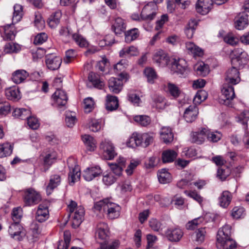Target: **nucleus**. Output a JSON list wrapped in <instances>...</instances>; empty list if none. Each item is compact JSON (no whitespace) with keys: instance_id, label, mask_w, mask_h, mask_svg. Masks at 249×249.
Listing matches in <instances>:
<instances>
[{"instance_id":"1","label":"nucleus","mask_w":249,"mask_h":249,"mask_svg":"<svg viewBox=\"0 0 249 249\" xmlns=\"http://www.w3.org/2000/svg\"><path fill=\"white\" fill-rule=\"evenodd\" d=\"M231 62L233 66L226 72L225 83L236 85L240 81L237 68H242L247 63L248 54L242 49L236 48L231 52Z\"/></svg>"},{"instance_id":"2","label":"nucleus","mask_w":249,"mask_h":249,"mask_svg":"<svg viewBox=\"0 0 249 249\" xmlns=\"http://www.w3.org/2000/svg\"><path fill=\"white\" fill-rule=\"evenodd\" d=\"M94 208L99 211L103 209L104 212L106 213L107 218L111 220L119 217L121 209L119 205L110 202L107 199L95 203Z\"/></svg>"},{"instance_id":"3","label":"nucleus","mask_w":249,"mask_h":249,"mask_svg":"<svg viewBox=\"0 0 249 249\" xmlns=\"http://www.w3.org/2000/svg\"><path fill=\"white\" fill-rule=\"evenodd\" d=\"M68 211L69 216L72 217V226L74 228H77L81 224L84 219L85 210L83 206H77L76 202L71 200L68 205Z\"/></svg>"},{"instance_id":"4","label":"nucleus","mask_w":249,"mask_h":249,"mask_svg":"<svg viewBox=\"0 0 249 249\" xmlns=\"http://www.w3.org/2000/svg\"><path fill=\"white\" fill-rule=\"evenodd\" d=\"M230 84L225 83L221 89L222 100L223 101V104L229 106L231 107V101L235 97V93L233 87Z\"/></svg>"},{"instance_id":"5","label":"nucleus","mask_w":249,"mask_h":249,"mask_svg":"<svg viewBox=\"0 0 249 249\" xmlns=\"http://www.w3.org/2000/svg\"><path fill=\"white\" fill-rule=\"evenodd\" d=\"M158 6L154 2H150L143 8L141 18L143 20H151L156 17Z\"/></svg>"},{"instance_id":"6","label":"nucleus","mask_w":249,"mask_h":249,"mask_svg":"<svg viewBox=\"0 0 249 249\" xmlns=\"http://www.w3.org/2000/svg\"><path fill=\"white\" fill-rule=\"evenodd\" d=\"M169 68L173 73L183 75L187 70V63L182 58H173L171 60Z\"/></svg>"},{"instance_id":"7","label":"nucleus","mask_w":249,"mask_h":249,"mask_svg":"<svg viewBox=\"0 0 249 249\" xmlns=\"http://www.w3.org/2000/svg\"><path fill=\"white\" fill-rule=\"evenodd\" d=\"M100 148L107 160H111L117 155L114 144L109 140L103 141L100 143Z\"/></svg>"},{"instance_id":"8","label":"nucleus","mask_w":249,"mask_h":249,"mask_svg":"<svg viewBox=\"0 0 249 249\" xmlns=\"http://www.w3.org/2000/svg\"><path fill=\"white\" fill-rule=\"evenodd\" d=\"M41 200L40 195L33 189H28L25 192L24 201L26 206H32L38 203Z\"/></svg>"},{"instance_id":"9","label":"nucleus","mask_w":249,"mask_h":249,"mask_svg":"<svg viewBox=\"0 0 249 249\" xmlns=\"http://www.w3.org/2000/svg\"><path fill=\"white\" fill-rule=\"evenodd\" d=\"M183 235L182 231L177 227L168 228L165 231V236L171 242H178Z\"/></svg>"},{"instance_id":"10","label":"nucleus","mask_w":249,"mask_h":249,"mask_svg":"<svg viewBox=\"0 0 249 249\" xmlns=\"http://www.w3.org/2000/svg\"><path fill=\"white\" fill-rule=\"evenodd\" d=\"M45 62L47 68L52 71L58 69L62 63V59L53 54H47L45 56Z\"/></svg>"},{"instance_id":"11","label":"nucleus","mask_w":249,"mask_h":249,"mask_svg":"<svg viewBox=\"0 0 249 249\" xmlns=\"http://www.w3.org/2000/svg\"><path fill=\"white\" fill-rule=\"evenodd\" d=\"M49 216L48 203L44 202L40 204L36 213V220L39 222H43L46 221Z\"/></svg>"},{"instance_id":"12","label":"nucleus","mask_w":249,"mask_h":249,"mask_svg":"<svg viewBox=\"0 0 249 249\" xmlns=\"http://www.w3.org/2000/svg\"><path fill=\"white\" fill-rule=\"evenodd\" d=\"M125 159L122 157H119L116 162L108 163L113 175L115 174V176L119 177L122 175L123 168L125 166Z\"/></svg>"},{"instance_id":"13","label":"nucleus","mask_w":249,"mask_h":249,"mask_svg":"<svg viewBox=\"0 0 249 249\" xmlns=\"http://www.w3.org/2000/svg\"><path fill=\"white\" fill-rule=\"evenodd\" d=\"M153 60L159 67H164L169 65V57L163 51L159 50L156 52L153 56Z\"/></svg>"},{"instance_id":"14","label":"nucleus","mask_w":249,"mask_h":249,"mask_svg":"<svg viewBox=\"0 0 249 249\" xmlns=\"http://www.w3.org/2000/svg\"><path fill=\"white\" fill-rule=\"evenodd\" d=\"M102 173V170L100 167L96 165L87 168L84 171L83 176L86 180L89 181L100 176Z\"/></svg>"},{"instance_id":"15","label":"nucleus","mask_w":249,"mask_h":249,"mask_svg":"<svg viewBox=\"0 0 249 249\" xmlns=\"http://www.w3.org/2000/svg\"><path fill=\"white\" fill-rule=\"evenodd\" d=\"M213 4V0H198L196 4V9L197 13L206 15L211 9Z\"/></svg>"},{"instance_id":"16","label":"nucleus","mask_w":249,"mask_h":249,"mask_svg":"<svg viewBox=\"0 0 249 249\" xmlns=\"http://www.w3.org/2000/svg\"><path fill=\"white\" fill-rule=\"evenodd\" d=\"M52 99L56 106L63 107L68 101V96L64 90L57 89L52 95Z\"/></svg>"},{"instance_id":"17","label":"nucleus","mask_w":249,"mask_h":249,"mask_svg":"<svg viewBox=\"0 0 249 249\" xmlns=\"http://www.w3.org/2000/svg\"><path fill=\"white\" fill-rule=\"evenodd\" d=\"M231 227L229 225H225L220 228L216 235V243H221L223 240L231 237Z\"/></svg>"},{"instance_id":"18","label":"nucleus","mask_w":249,"mask_h":249,"mask_svg":"<svg viewBox=\"0 0 249 249\" xmlns=\"http://www.w3.org/2000/svg\"><path fill=\"white\" fill-rule=\"evenodd\" d=\"M61 177L59 174H53L50 176L49 182L46 187V191L51 194L53 191L58 186L61 182Z\"/></svg>"},{"instance_id":"19","label":"nucleus","mask_w":249,"mask_h":249,"mask_svg":"<svg viewBox=\"0 0 249 249\" xmlns=\"http://www.w3.org/2000/svg\"><path fill=\"white\" fill-rule=\"evenodd\" d=\"M198 114V109L196 106H190L187 108L184 113V118L188 123L194 121Z\"/></svg>"},{"instance_id":"20","label":"nucleus","mask_w":249,"mask_h":249,"mask_svg":"<svg viewBox=\"0 0 249 249\" xmlns=\"http://www.w3.org/2000/svg\"><path fill=\"white\" fill-rule=\"evenodd\" d=\"M108 86L111 92L117 94L122 90L123 83L120 79L111 77L108 80Z\"/></svg>"},{"instance_id":"21","label":"nucleus","mask_w":249,"mask_h":249,"mask_svg":"<svg viewBox=\"0 0 249 249\" xmlns=\"http://www.w3.org/2000/svg\"><path fill=\"white\" fill-rule=\"evenodd\" d=\"M232 198L231 193L229 191H224L218 197L219 205L224 208H227L230 204Z\"/></svg>"},{"instance_id":"22","label":"nucleus","mask_w":249,"mask_h":249,"mask_svg":"<svg viewBox=\"0 0 249 249\" xmlns=\"http://www.w3.org/2000/svg\"><path fill=\"white\" fill-rule=\"evenodd\" d=\"M111 28L117 35H120L124 32L126 26L123 19L119 17L116 18Z\"/></svg>"},{"instance_id":"23","label":"nucleus","mask_w":249,"mask_h":249,"mask_svg":"<svg viewBox=\"0 0 249 249\" xmlns=\"http://www.w3.org/2000/svg\"><path fill=\"white\" fill-rule=\"evenodd\" d=\"M108 228L107 223L100 222L97 225V229L95 233L96 237L102 240L106 239L108 235Z\"/></svg>"},{"instance_id":"24","label":"nucleus","mask_w":249,"mask_h":249,"mask_svg":"<svg viewBox=\"0 0 249 249\" xmlns=\"http://www.w3.org/2000/svg\"><path fill=\"white\" fill-rule=\"evenodd\" d=\"M206 128H202L200 131L193 132L191 134V140L192 142L197 144L203 143L206 136Z\"/></svg>"},{"instance_id":"25","label":"nucleus","mask_w":249,"mask_h":249,"mask_svg":"<svg viewBox=\"0 0 249 249\" xmlns=\"http://www.w3.org/2000/svg\"><path fill=\"white\" fill-rule=\"evenodd\" d=\"M22 229V228L18 222H14L9 226L8 232L11 237L19 240Z\"/></svg>"},{"instance_id":"26","label":"nucleus","mask_w":249,"mask_h":249,"mask_svg":"<svg viewBox=\"0 0 249 249\" xmlns=\"http://www.w3.org/2000/svg\"><path fill=\"white\" fill-rule=\"evenodd\" d=\"M88 78L94 87L100 89H102L104 87V82L100 78L99 74L91 72L89 74Z\"/></svg>"},{"instance_id":"27","label":"nucleus","mask_w":249,"mask_h":249,"mask_svg":"<svg viewBox=\"0 0 249 249\" xmlns=\"http://www.w3.org/2000/svg\"><path fill=\"white\" fill-rule=\"evenodd\" d=\"M57 158V154L55 151L51 150L47 153L43 158V163L46 168L44 169V171H46L49 167L54 163Z\"/></svg>"},{"instance_id":"28","label":"nucleus","mask_w":249,"mask_h":249,"mask_svg":"<svg viewBox=\"0 0 249 249\" xmlns=\"http://www.w3.org/2000/svg\"><path fill=\"white\" fill-rule=\"evenodd\" d=\"M5 94L8 99L17 101L20 99V91L16 87L7 88L5 90Z\"/></svg>"},{"instance_id":"29","label":"nucleus","mask_w":249,"mask_h":249,"mask_svg":"<svg viewBox=\"0 0 249 249\" xmlns=\"http://www.w3.org/2000/svg\"><path fill=\"white\" fill-rule=\"evenodd\" d=\"M106 108L109 111L117 109L119 107V101L116 96L107 95L106 97Z\"/></svg>"},{"instance_id":"30","label":"nucleus","mask_w":249,"mask_h":249,"mask_svg":"<svg viewBox=\"0 0 249 249\" xmlns=\"http://www.w3.org/2000/svg\"><path fill=\"white\" fill-rule=\"evenodd\" d=\"M194 68L196 74L202 77L206 76L210 72L209 66L203 62H197L194 65Z\"/></svg>"},{"instance_id":"31","label":"nucleus","mask_w":249,"mask_h":249,"mask_svg":"<svg viewBox=\"0 0 249 249\" xmlns=\"http://www.w3.org/2000/svg\"><path fill=\"white\" fill-rule=\"evenodd\" d=\"M62 17V13L57 11L53 13L48 18V23L50 27L52 29L55 28L60 23Z\"/></svg>"},{"instance_id":"32","label":"nucleus","mask_w":249,"mask_h":249,"mask_svg":"<svg viewBox=\"0 0 249 249\" xmlns=\"http://www.w3.org/2000/svg\"><path fill=\"white\" fill-rule=\"evenodd\" d=\"M248 24V18L247 14L244 12L240 14L235 22V28L238 30H243Z\"/></svg>"},{"instance_id":"33","label":"nucleus","mask_w":249,"mask_h":249,"mask_svg":"<svg viewBox=\"0 0 249 249\" xmlns=\"http://www.w3.org/2000/svg\"><path fill=\"white\" fill-rule=\"evenodd\" d=\"M160 135L161 139L166 143H170L173 140L174 135L171 128L169 127H162L161 128Z\"/></svg>"},{"instance_id":"34","label":"nucleus","mask_w":249,"mask_h":249,"mask_svg":"<svg viewBox=\"0 0 249 249\" xmlns=\"http://www.w3.org/2000/svg\"><path fill=\"white\" fill-rule=\"evenodd\" d=\"M12 24H7L3 27L4 34L2 37L4 40H12L15 39L16 32L15 27Z\"/></svg>"},{"instance_id":"35","label":"nucleus","mask_w":249,"mask_h":249,"mask_svg":"<svg viewBox=\"0 0 249 249\" xmlns=\"http://www.w3.org/2000/svg\"><path fill=\"white\" fill-rule=\"evenodd\" d=\"M28 73L24 70L16 71L12 74V81L16 84H20L28 77Z\"/></svg>"},{"instance_id":"36","label":"nucleus","mask_w":249,"mask_h":249,"mask_svg":"<svg viewBox=\"0 0 249 249\" xmlns=\"http://www.w3.org/2000/svg\"><path fill=\"white\" fill-rule=\"evenodd\" d=\"M186 48L189 53L193 54L194 57L201 56L203 55L202 49L192 42H186Z\"/></svg>"},{"instance_id":"37","label":"nucleus","mask_w":249,"mask_h":249,"mask_svg":"<svg viewBox=\"0 0 249 249\" xmlns=\"http://www.w3.org/2000/svg\"><path fill=\"white\" fill-rule=\"evenodd\" d=\"M82 140L88 150L90 151H94L96 148V142L93 137L86 134L82 136Z\"/></svg>"},{"instance_id":"38","label":"nucleus","mask_w":249,"mask_h":249,"mask_svg":"<svg viewBox=\"0 0 249 249\" xmlns=\"http://www.w3.org/2000/svg\"><path fill=\"white\" fill-rule=\"evenodd\" d=\"M13 150V144L6 142L0 144V158H4L11 155Z\"/></svg>"},{"instance_id":"39","label":"nucleus","mask_w":249,"mask_h":249,"mask_svg":"<svg viewBox=\"0 0 249 249\" xmlns=\"http://www.w3.org/2000/svg\"><path fill=\"white\" fill-rule=\"evenodd\" d=\"M139 53V52L138 48L134 46H131L122 49L119 52V56L121 57L126 55L134 56L138 55Z\"/></svg>"},{"instance_id":"40","label":"nucleus","mask_w":249,"mask_h":249,"mask_svg":"<svg viewBox=\"0 0 249 249\" xmlns=\"http://www.w3.org/2000/svg\"><path fill=\"white\" fill-rule=\"evenodd\" d=\"M218 248L222 249H235L236 248L235 241L231 238L223 240L221 243H216Z\"/></svg>"},{"instance_id":"41","label":"nucleus","mask_w":249,"mask_h":249,"mask_svg":"<svg viewBox=\"0 0 249 249\" xmlns=\"http://www.w3.org/2000/svg\"><path fill=\"white\" fill-rule=\"evenodd\" d=\"M158 177L160 182L163 184L169 183L172 179L171 174L166 169H161L159 170Z\"/></svg>"},{"instance_id":"42","label":"nucleus","mask_w":249,"mask_h":249,"mask_svg":"<svg viewBox=\"0 0 249 249\" xmlns=\"http://www.w3.org/2000/svg\"><path fill=\"white\" fill-rule=\"evenodd\" d=\"M177 153L173 150L164 151L162 154V159L163 162H173L177 157Z\"/></svg>"},{"instance_id":"43","label":"nucleus","mask_w":249,"mask_h":249,"mask_svg":"<svg viewBox=\"0 0 249 249\" xmlns=\"http://www.w3.org/2000/svg\"><path fill=\"white\" fill-rule=\"evenodd\" d=\"M23 16L22 6L19 4H16L14 6V12L12 23H16L19 21Z\"/></svg>"},{"instance_id":"44","label":"nucleus","mask_w":249,"mask_h":249,"mask_svg":"<svg viewBox=\"0 0 249 249\" xmlns=\"http://www.w3.org/2000/svg\"><path fill=\"white\" fill-rule=\"evenodd\" d=\"M71 239V234L69 231L64 232V241H59L57 249H68Z\"/></svg>"},{"instance_id":"45","label":"nucleus","mask_w":249,"mask_h":249,"mask_svg":"<svg viewBox=\"0 0 249 249\" xmlns=\"http://www.w3.org/2000/svg\"><path fill=\"white\" fill-rule=\"evenodd\" d=\"M124 34L126 42L130 43L139 37L140 32L137 28H133L128 30Z\"/></svg>"},{"instance_id":"46","label":"nucleus","mask_w":249,"mask_h":249,"mask_svg":"<svg viewBox=\"0 0 249 249\" xmlns=\"http://www.w3.org/2000/svg\"><path fill=\"white\" fill-rule=\"evenodd\" d=\"M197 25V21L196 19H191L189 21L185 30V34L188 38H191L193 37Z\"/></svg>"},{"instance_id":"47","label":"nucleus","mask_w":249,"mask_h":249,"mask_svg":"<svg viewBox=\"0 0 249 249\" xmlns=\"http://www.w3.org/2000/svg\"><path fill=\"white\" fill-rule=\"evenodd\" d=\"M204 222V218L200 216L189 221L186 225V228L188 230H194Z\"/></svg>"},{"instance_id":"48","label":"nucleus","mask_w":249,"mask_h":249,"mask_svg":"<svg viewBox=\"0 0 249 249\" xmlns=\"http://www.w3.org/2000/svg\"><path fill=\"white\" fill-rule=\"evenodd\" d=\"M207 233V228L206 227L198 229L195 231V241L198 244L202 243L205 240Z\"/></svg>"},{"instance_id":"49","label":"nucleus","mask_w":249,"mask_h":249,"mask_svg":"<svg viewBox=\"0 0 249 249\" xmlns=\"http://www.w3.org/2000/svg\"><path fill=\"white\" fill-rule=\"evenodd\" d=\"M206 136L208 141L216 142L219 141L222 137V134L217 131H212L206 128Z\"/></svg>"},{"instance_id":"50","label":"nucleus","mask_w":249,"mask_h":249,"mask_svg":"<svg viewBox=\"0 0 249 249\" xmlns=\"http://www.w3.org/2000/svg\"><path fill=\"white\" fill-rule=\"evenodd\" d=\"M21 50L20 46L16 43H7L4 48V52L6 53H17Z\"/></svg>"},{"instance_id":"51","label":"nucleus","mask_w":249,"mask_h":249,"mask_svg":"<svg viewBox=\"0 0 249 249\" xmlns=\"http://www.w3.org/2000/svg\"><path fill=\"white\" fill-rule=\"evenodd\" d=\"M167 92L174 98H177L181 93V90L176 85L168 83L167 84Z\"/></svg>"},{"instance_id":"52","label":"nucleus","mask_w":249,"mask_h":249,"mask_svg":"<svg viewBox=\"0 0 249 249\" xmlns=\"http://www.w3.org/2000/svg\"><path fill=\"white\" fill-rule=\"evenodd\" d=\"M72 38L79 47H87L88 46L89 43L88 41L81 35L76 33L73 34L72 35Z\"/></svg>"},{"instance_id":"53","label":"nucleus","mask_w":249,"mask_h":249,"mask_svg":"<svg viewBox=\"0 0 249 249\" xmlns=\"http://www.w3.org/2000/svg\"><path fill=\"white\" fill-rule=\"evenodd\" d=\"M207 98V93L204 90H198L194 98V103L195 105L200 104Z\"/></svg>"},{"instance_id":"54","label":"nucleus","mask_w":249,"mask_h":249,"mask_svg":"<svg viewBox=\"0 0 249 249\" xmlns=\"http://www.w3.org/2000/svg\"><path fill=\"white\" fill-rule=\"evenodd\" d=\"M184 193L187 196L193 198L200 205L202 204L203 198L196 191L185 190Z\"/></svg>"},{"instance_id":"55","label":"nucleus","mask_w":249,"mask_h":249,"mask_svg":"<svg viewBox=\"0 0 249 249\" xmlns=\"http://www.w3.org/2000/svg\"><path fill=\"white\" fill-rule=\"evenodd\" d=\"M80 172L78 167H75L73 168L72 171L69 173V178L71 182L70 183H74L75 182L79 180L80 178Z\"/></svg>"},{"instance_id":"56","label":"nucleus","mask_w":249,"mask_h":249,"mask_svg":"<svg viewBox=\"0 0 249 249\" xmlns=\"http://www.w3.org/2000/svg\"><path fill=\"white\" fill-rule=\"evenodd\" d=\"M245 210L242 207H234L231 211V215L235 218L238 219L244 217L245 215Z\"/></svg>"},{"instance_id":"57","label":"nucleus","mask_w":249,"mask_h":249,"mask_svg":"<svg viewBox=\"0 0 249 249\" xmlns=\"http://www.w3.org/2000/svg\"><path fill=\"white\" fill-rule=\"evenodd\" d=\"M144 72L147 78L148 82L153 84L154 80L157 78V74L154 70L151 68H146L144 70Z\"/></svg>"},{"instance_id":"58","label":"nucleus","mask_w":249,"mask_h":249,"mask_svg":"<svg viewBox=\"0 0 249 249\" xmlns=\"http://www.w3.org/2000/svg\"><path fill=\"white\" fill-rule=\"evenodd\" d=\"M129 65V61L127 59H123L114 65L113 68L116 72L124 71Z\"/></svg>"},{"instance_id":"59","label":"nucleus","mask_w":249,"mask_h":249,"mask_svg":"<svg viewBox=\"0 0 249 249\" xmlns=\"http://www.w3.org/2000/svg\"><path fill=\"white\" fill-rule=\"evenodd\" d=\"M135 122L138 123L142 126H145L150 123V118L146 115H137L134 117Z\"/></svg>"},{"instance_id":"60","label":"nucleus","mask_w":249,"mask_h":249,"mask_svg":"<svg viewBox=\"0 0 249 249\" xmlns=\"http://www.w3.org/2000/svg\"><path fill=\"white\" fill-rule=\"evenodd\" d=\"M88 127L91 131L95 132L101 129V125L97 120L90 119L89 120Z\"/></svg>"},{"instance_id":"61","label":"nucleus","mask_w":249,"mask_h":249,"mask_svg":"<svg viewBox=\"0 0 249 249\" xmlns=\"http://www.w3.org/2000/svg\"><path fill=\"white\" fill-rule=\"evenodd\" d=\"M116 179V177L114 176L112 173L109 172L103 176L102 180L106 185H111L115 182Z\"/></svg>"},{"instance_id":"62","label":"nucleus","mask_w":249,"mask_h":249,"mask_svg":"<svg viewBox=\"0 0 249 249\" xmlns=\"http://www.w3.org/2000/svg\"><path fill=\"white\" fill-rule=\"evenodd\" d=\"M223 39L225 42L232 46L236 45L239 42L238 38L231 33H229L226 35L224 36Z\"/></svg>"},{"instance_id":"63","label":"nucleus","mask_w":249,"mask_h":249,"mask_svg":"<svg viewBox=\"0 0 249 249\" xmlns=\"http://www.w3.org/2000/svg\"><path fill=\"white\" fill-rule=\"evenodd\" d=\"M11 215L14 222L19 223L22 216V209L19 207L14 208Z\"/></svg>"},{"instance_id":"64","label":"nucleus","mask_w":249,"mask_h":249,"mask_svg":"<svg viewBox=\"0 0 249 249\" xmlns=\"http://www.w3.org/2000/svg\"><path fill=\"white\" fill-rule=\"evenodd\" d=\"M75 116L71 112L67 113L66 116L65 122L68 127H72L76 122Z\"/></svg>"}]
</instances>
